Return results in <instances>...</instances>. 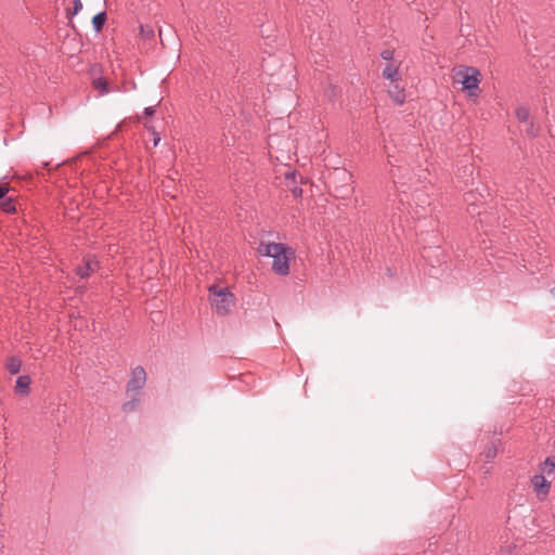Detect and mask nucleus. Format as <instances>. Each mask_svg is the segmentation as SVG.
Segmentation results:
<instances>
[{
    "label": "nucleus",
    "mask_w": 555,
    "mask_h": 555,
    "mask_svg": "<svg viewBox=\"0 0 555 555\" xmlns=\"http://www.w3.org/2000/svg\"><path fill=\"white\" fill-rule=\"evenodd\" d=\"M210 304L214 311L219 315H227L235 304L234 295L225 287L211 285L208 288Z\"/></svg>",
    "instance_id": "4"
},
{
    "label": "nucleus",
    "mask_w": 555,
    "mask_h": 555,
    "mask_svg": "<svg viewBox=\"0 0 555 555\" xmlns=\"http://www.w3.org/2000/svg\"><path fill=\"white\" fill-rule=\"evenodd\" d=\"M259 253L273 258L272 270L279 275L289 273V260L293 251L283 243L260 244Z\"/></svg>",
    "instance_id": "2"
},
{
    "label": "nucleus",
    "mask_w": 555,
    "mask_h": 555,
    "mask_svg": "<svg viewBox=\"0 0 555 555\" xmlns=\"http://www.w3.org/2000/svg\"><path fill=\"white\" fill-rule=\"evenodd\" d=\"M0 206L4 212L12 214L16 211L15 201L11 196H4L0 199Z\"/></svg>",
    "instance_id": "13"
},
{
    "label": "nucleus",
    "mask_w": 555,
    "mask_h": 555,
    "mask_svg": "<svg viewBox=\"0 0 555 555\" xmlns=\"http://www.w3.org/2000/svg\"><path fill=\"white\" fill-rule=\"evenodd\" d=\"M9 192V188L5 184L0 183V199H2L7 193Z\"/></svg>",
    "instance_id": "21"
},
{
    "label": "nucleus",
    "mask_w": 555,
    "mask_h": 555,
    "mask_svg": "<svg viewBox=\"0 0 555 555\" xmlns=\"http://www.w3.org/2000/svg\"><path fill=\"white\" fill-rule=\"evenodd\" d=\"M5 367H7V370L9 371L10 374L16 375L21 371L22 361L17 357H10L7 360Z\"/></svg>",
    "instance_id": "11"
},
{
    "label": "nucleus",
    "mask_w": 555,
    "mask_h": 555,
    "mask_svg": "<svg viewBox=\"0 0 555 555\" xmlns=\"http://www.w3.org/2000/svg\"><path fill=\"white\" fill-rule=\"evenodd\" d=\"M96 267V261L88 259L86 260L83 266L77 268V274L82 279L88 278L90 273L95 270Z\"/></svg>",
    "instance_id": "10"
},
{
    "label": "nucleus",
    "mask_w": 555,
    "mask_h": 555,
    "mask_svg": "<svg viewBox=\"0 0 555 555\" xmlns=\"http://www.w3.org/2000/svg\"><path fill=\"white\" fill-rule=\"evenodd\" d=\"M93 87L95 90H99L101 94H106L109 92L107 81L100 77L93 80Z\"/></svg>",
    "instance_id": "15"
},
{
    "label": "nucleus",
    "mask_w": 555,
    "mask_h": 555,
    "mask_svg": "<svg viewBox=\"0 0 555 555\" xmlns=\"http://www.w3.org/2000/svg\"><path fill=\"white\" fill-rule=\"evenodd\" d=\"M144 113L147 116H152L155 113V108L153 106L145 107Z\"/></svg>",
    "instance_id": "23"
},
{
    "label": "nucleus",
    "mask_w": 555,
    "mask_h": 555,
    "mask_svg": "<svg viewBox=\"0 0 555 555\" xmlns=\"http://www.w3.org/2000/svg\"><path fill=\"white\" fill-rule=\"evenodd\" d=\"M388 164L391 167H395L390 158H388ZM405 170L406 169H402L400 167L396 169L391 168L390 175L395 183L398 185L400 203L402 205H408L409 210L412 209L413 217L421 218L423 215L418 211V208L424 210L427 206L430 205L429 195L424 190L426 189V185H423L420 179H417L415 182L412 181L411 178L408 180L405 179L402 172Z\"/></svg>",
    "instance_id": "1"
},
{
    "label": "nucleus",
    "mask_w": 555,
    "mask_h": 555,
    "mask_svg": "<svg viewBox=\"0 0 555 555\" xmlns=\"http://www.w3.org/2000/svg\"><path fill=\"white\" fill-rule=\"evenodd\" d=\"M106 20H107V14L105 11L99 12L98 14H95L93 16L92 26H93V29L95 33H99L103 28Z\"/></svg>",
    "instance_id": "12"
},
{
    "label": "nucleus",
    "mask_w": 555,
    "mask_h": 555,
    "mask_svg": "<svg viewBox=\"0 0 555 555\" xmlns=\"http://www.w3.org/2000/svg\"><path fill=\"white\" fill-rule=\"evenodd\" d=\"M530 482L538 498L545 499L551 490V482L541 474L532 476Z\"/></svg>",
    "instance_id": "6"
},
{
    "label": "nucleus",
    "mask_w": 555,
    "mask_h": 555,
    "mask_svg": "<svg viewBox=\"0 0 555 555\" xmlns=\"http://www.w3.org/2000/svg\"><path fill=\"white\" fill-rule=\"evenodd\" d=\"M81 10H82L81 0H73V9L67 11V17L70 18L72 16L78 14Z\"/></svg>",
    "instance_id": "17"
},
{
    "label": "nucleus",
    "mask_w": 555,
    "mask_h": 555,
    "mask_svg": "<svg viewBox=\"0 0 555 555\" xmlns=\"http://www.w3.org/2000/svg\"><path fill=\"white\" fill-rule=\"evenodd\" d=\"M540 470L543 474L551 475L555 470V456H548L545 461L540 465Z\"/></svg>",
    "instance_id": "14"
},
{
    "label": "nucleus",
    "mask_w": 555,
    "mask_h": 555,
    "mask_svg": "<svg viewBox=\"0 0 555 555\" xmlns=\"http://www.w3.org/2000/svg\"><path fill=\"white\" fill-rule=\"evenodd\" d=\"M527 132H528L530 135L534 137V135H537L538 130L533 127V125H532V124H530V125H529V127H528V129H527Z\"/></svg>",
    "instance_id": "22"
},
{
    "label": "nucleus",
    "mask_w": 555,
    "mask_h": 555,
    "mask_svg": "<svg viewBox=\"0 0 555 555\" xmlns=\"http://www.w3.org/2000/svg\"><path fill=\"white\" fill-rule=\"evenodd\" d=\"M388 94L397 104H403L405 101L404 89L400 88L397 83L389 88Z\"/></svg>",
    "instance_id": "9"
},
{
    "label": "nucleus",
    "mask_w": 555,
    "mask_h": 555,
    "mask_svg": "<svg viewBox=\"0 0 555 555\" xmlns=\"http://www.w3.org/2000/svg\"><path fill=\"white\" fill-rule=\"evenodd\" d=\"M480 73L477 68L466 66L456 73V81L462 83L463 89L467 91L469 96H476L479 91Z\"/></svg>",
    "instance_id": "5"
},
{
    "label": "nucleus",
    "mask_w": 555,
    "mask_h": 555,
    "mask_svg": "<svg viewBox=\"0 0 555 555\" xmlns=\"http://www.w3.org/2000/svg\"><path fill=\"white\" fill-rule=\"evenodd\" d=\"M551 294L555 297V286L551 288Z\"/></svg>",
    "instance_id": "25"
},
{
    "label": "nucleus",
    "mask_w": 555,
    "mask_h": 555,
    "mask_svg": "<svg viewBox=\"0 0 555 555\" xmlns=\"http://www.w3.org/2000/svg\"><path fill=\"white\" fill-rule=\"evenodd\" d=\"M159 141H160V138H159V137L155 138V139H154V146H156V145L158 144V142H159Z\"/></svg>",
    "instance_id": "24"
},
{
    "label": "nucleus",
    "mask_w": 555,
    "mask_h": 555,
    "mask_svg": "<svg viewBox=\"0 0 555 555\" xmlns=\"http://www.w3.org/2000/svg\"><path fill=\"white\" fill-rule=\"evenodd\" d=\"M483 455L488 462L492 461L496 456V447L494 442L483 451Z\"/></svg>",
    "instance_id": "18"
},
{
    "label": "nucleus",
    "mask_w": 555,
    "mask_h": 555,
    "mask_svg": "<svg viewBox=\"0 0 555 555\" xmlns=\"http://www.w3.org/2000/svg\"><path fill=\"white\" fill-rule=\"evenodd\" d=\"M335 175L337 176V178H339L343 181H351L352 180V175L344 169L336 170Z\"/></svg>",
    "instance_id": "19"
},
{
    "label": "nucleus",
    "mask_w": 555,
    "mask_h": 555,
    "mask_svg": "<svg viewBox=\"0 0 555 555\" xmlns=\"http://www.w3.org/2000/svg\"><path fill=\"white\" fill-rule=\"evenodd\" d=\"M383 77L390 80L391 82H397L400 79L399 66L388 63L383 69Z\"/></svg>",
    "instance_id": "8"
},
{
    "label": "nucleus",
    "mask_w": 555,
    "mask_h": 555,
    "mask_svg": "<svg viewBox=\"0 0 555 555\" xmlns=\"http://www.w3.org/2000/svg\"><path fill=\"white\" fill-rule=\"evenodd\" d=\"M30 377L28 375H21L16 379L15 392L20 396H27L30 388Z\"/></svg>",
    "instance_id": "7"
},
{
    "label": "nucleus",
    "mask_w": 555,
    "mask_h": 555,
    "mask_svg": "<svg viewBox=\"0 0 555 555\" xmlns=\"http://www.w3.org/2000/svg\"><path fill=\"white\" fill-rule=\"evenodd\" d=\"M146 383V372L143 366L138 365L132 369L130 378L127 383L126 393L130 400L122 404L124 412H132L140 402L141 391Z\"/></svg>",
    "instance_id": "3"
},
{
    "label": "nucleus",
    "mask_w": 555,
    "mask_h": 555,
    "mask_svg": "<svg viewBox=\"0 0 555 555\" xmlns=\"http://www.w3.org/2000/svg\"><path fill=\"white\" fill-rule=\"evenodd\" d=\"M350 191H352V188H349V186H348V188H346V193H348V192H350Z\"/></svg>",
    "instance_id": "26"
},
{
    "label": "nucleus",
    "mask_w": 555,
    "mask_h": 555,
    "mask_svg": "<svg viewBox=\"0 0 555 555\" xmlns=\"http://www.w3.org/2000/svg\"><path fill=\"white\" fill-rule=\"evenodd\" d=\"M530 116V112L527 107L521 106L516 109V117L519 122H527Z\"/></svg>",
    "instance_id": "16"
},
{
    "label": "nucleus",
    "mask_w": 555,
    "mask_h": 555,
    "mask_svg": "<svg viewBox=\"0 0 555 555\" xmlns=\"http://www.w3.org/2000/svg\"><path fill=\"white\" fill-rule=\"evenodd\" d=\"M380 56L385 61H391L393 57V52L391 50H384L380 52Z\"/></svg>",
    "instance_id": "20"
}]
</instances>
